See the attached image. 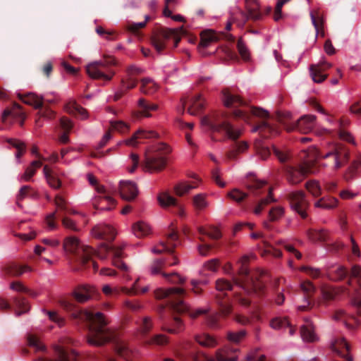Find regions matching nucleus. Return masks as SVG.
Instances as JSON below:
<instances>
[{
	"instance_id": "obj_22",
	"label": "nucleus",
	"mask_w": 361,
	"mask_h": 361,
	"mask_svg": "<svg viewBox=\"0 0 361 361\" xmlns=\"http://www.w3.org/2000/svg\"><path fill=\"white\" fill-rule=\"evenodd\" d=\"M167 243L161 242L159 245L154 247L152 252L156 254H161L164 252L173 254L178 240V233L172 229L166 235Z\"/></svg>"
},
{
	"instance_id": "obj_53",
	"label": "nucleus",
	"mask_w": 361,
	"mask_h": 361,
	"mask_svg": "<svg viewBox=\"0 0 361 361\" xmlns=\"http://www.w3.org/2000/svg\"><path fill=\"white\" fill-rule=\"evenodd\" d=\"M26 197H30L32 198H36L37 197V192L29 185L23 186L17 196V204L20 207L19 202L25 198Z\"/></svg>"
},
{
	"instance_id": "obj_43",
	"label": "nucleus",
	"mask_w": 361,
	"mask_h": 361,
	"mask_svg": "<svg viewBox=\"0 0 361 361\" xmlns=\"http://www.w3.org/2000/svg\"><path fill=\"white\" fill-rule=\"evenodd\" d=\"M197 187V183L196 182H181L174 186V191L176 195L181 197L189 193L191 190Z\"/></svg>"
},
{
	"instance_id": "obj_37",
	"label": "nucleus",
	"mask_w": 361,
	"mask_h": 361,
	"mask_svg": "<svg viewBox=\"0 0 361 361\" xmlns=\"http://www.w3.org/2000/svg\"><path fill=\"white\" fill-rule=\"evenodd\" d=\"M322 299L318 301V305L326 304L329 301L335 299L336 296L338 294V290L330 286L324 284L320 288Z\"/></svg>"
},
{
	"instance_id": "obj_26",
	"label": "nucleus",
	"mask_w": 361,
	"mask_h": 361,
	"mask_svg": "<svg viewBox=\"0 0 361 361\" xmlns=\"http://www.w3.org/2000/svg\"><path fill=\"white\" fill-rule=\"evenodd\" d=\"M331 67V64L326 61H323L318 64L311 65L310 71V75L314 82L320 83L324 81L327 78V75L324 74V72Z\"/></svg>"
},
{
	"instance_id": "obj_42",
	"label": "nucleus",
	"mask_w": 361,
	"mask_h": 361,
	"mask_svg": "<svg viewBox=\"0 0 361 361\" xmlns=\"http://www.w3.org/2000/svg\"><path fill=\"white\" fill-rule=\"evenodd\" d=\"M60 125L64 133L59 137V141L63 144H66L69 142L68 133L73 128V123L68 118L62 117L60 119Z\"/></svg>"
},
{
	"instance_id": "obj_39",
	"label": "nucleus",
	"mask_w": 361,
	"mask_h": 361,
	"mask_svg": "<svg viewBox=\"0 0 361 361\" xmlns=\"http://www.w3.org/2000/svg\"><path fill=\"white\" fill-rule=\"evenodd\" d=\"M338 200L333 197L326 196L320 198L314 203V207L324 209H331L335 208L338 204Z\"/></svg>"
},
{
	"instance_id": "obj_63",
	"label": "nucleus",
	"mask_w": 361,
	"mask_h": 361,
	"mask_svg": "<svg viewBox=\"0 0 361 361\" xmlns=\"http://www.w3.org/2000/svg\"><path fill=\"white\" fill-rule=\"evenodd\" d=\"M162 276L169 282L172 283H180L182 284L185 282V279L180 276L176 272H172L171 274L162 273Z\"/></svg>"
},
{
	"instance_id": "obj_60",
	"label": "nucleus",
	"mask_w": 361,
	"mask_h": 361,
	"mask_svg": "<svg viewBox=\"0 0 361 361\" xmlns=\"http://www.w3.org/2000/svg\"><path fill=\"white\" fill-rule=\"evenodd\" d=\"M166 264V260L164 259H155L152 265H151V273L152 274H161L162 275V269L165 267Z\"/></svg>"
},
{
	"instance_id": "obj_57",
	"label": "nucleus",
	"mask_w": 361,
	"mask_h": 361,
	"mask_svg": "<svg viewBox=\"0 0 361 361\" xmlns=\"http://www.w3.org/2000/svg\"><path fill=\"white\" fill-rule=\"evenodd\" d=\"M199 233L201 235H207L213 240H217L221 237V232L215 227H210L209 229L200 227L199 228Z\"/></svg>"
},
{
	"instance_id": "obj_28",
	"label": "nucleus",
	"mask_w": 361,
	"mask_h": 361,
	"mask_svg": "<svg viewBox=\"0 0 361 361\" xmlns=\"http://www.w3.org/2000/svg\"><path fill=\"white\" fill-rule=\"evenodd\" d=\"M120 193L123 199L131 201L137 197L138 190L135 183L130 180H123L120 182Z\"/></svg>"
},
{
	"instance_id": "obj_15",
	"label": "nucleus",
	"mask_w": 361,
	"mask_h": 361,
	"mask_svg": "<svg viewBox=\"0 0 361 361\" xmlns=\"http://www.w3.org/2000/svg\"><path fill=\"white\" fill-rule=\"evenodd\" d=\"M291 208L296 212L302 219L307 216V209L309 207V202L302 191L291 192L287 195Z\"/></svg>"
},
{
	"instance_id": "obj_13",
	"label": "nucleus",
	"mask_w": 361,
	"mask_h": 361,
	"mask_svg": "<svg viewBox=\"0 0 361 361\" xmlns=\"http://www.w3.org/2000/svg\"><path fill=\"white\" fill-rule=\"evenodd\" d=\"M326 277L334 281L343 280L347 276H350L348 284L351 285V280L356 279L357 285L361 288V267L355 264L351 267L349 272L344 267L337 266L331 269H329L326 273Z\"/></svg>"
},
{
	"instance_id": "obj_55",
	"label": "nucleus",
	"mask_w": 361,
	"mask_h": 361,
	"mask_svg": "<svg viewBox=\"0 0 361 361\" xmlns=\"http://www.w3.org/2000/svg\"><path fill=\"white\" fill-rule=\"evenodd\" d=\"M227 197L238 204H240L247 197V194L237 188H234L227 193Z\"/></svg>"
},
{
	"instance_id": "obj_59",
	"label": "nucleus",
	"mask_w": 361,
	"mask_h": 361,
	"mask_svg": "<svg viewBox=\"0 0 361 361\" xmlns=\"http://www.w3.org/2000/svg\"><path fill=\"white\" fill-rule=\"evenodd\" d=\"M27 343L30 347L35 348L36 352L44 351V345L39 341V338L32 334L27 336Z\"/></svg>"
},
{
	"instance_id": "obj_21",
	"label": "nucleus",
	"mask_w": 361,
	"mask_h": 361,
	"mask_svg": "<svg viewBox=\"0 0 361 361\" xmlns=\"http://www.w3.org/2000/svg\"><path fill=\"white\" fill-rule=\"evenodd\" d=\"M221 39H226L230 43H233L235 38L231 34L224 32L216 33L212 30H206L202 32L201 35L200 44L203 47H207L212 42L219 41Z\"/></svg>"
},
{
	"instance_id": "obj_58",
	"label": "nucleus",
	"mask_w": 361,
	"mask_h": 361,
	"mask_svg": "<svg viewBox=\"0 0 361 361\" xmlns=\"http://www.w3.org/2000/svg\"><path fill=\"white\" fill-rule=\"evenodd\" d=\"M306 189L315 197L322 194V189L319 183L316 180H309L305 183Z\"/></svg>"
},
{
	"instance_id": "obj_33",
	"label": "nucleus",
	"mask_w": 361,
	"mask_h": 361,
	"mask_svg": "<svg viewBox=\"0 0 361 361\" xmlns=\"http://www.w3.org/2000/svg\"><path fill=\"white\" fill-rule=\"evenodd\" d=\"M310 16L312 23L315 29L317 36L320 35L322 37H324V20L319 12V10L317 9L311 11Z\"/></svg>"
},
{
	"instance_id": "obj_18",
	"label": "nucleus",
	"mask_w": 361,
	"mask_h": 361,
	"mask_svg": "<svg viewBox=\"0 0 361 361\" xmlns=\"http://www.w3.org/2000/svg\"><path fill=\"white\" fill-rule=\"evenodd\" d=\"M56 210L54 212L49 214L45 217V223L50 230H54L57 228L56 219L58 216H62V213L66 214L68 208L66 206V200L59 195H57L54 200Z\"/></svg>"
},
{
	"instance_id": "obj_14",
	"label": "nucleus",
	"mask_w": 361,
	"mask_h": 361,
	"mask_svg": "<svg viewBox=\"0 0 361 361\" xmlns=\"http://www.w3.org/2000/svg\"><path fill=\"white\" fill-rule=\"evenodd\" d=\"M144 72L143 69L135 65H130L126 68V76L121 81V87L114 94V100L122 97L129 90L133 89L137 84V77Z\"/></svg>"
},
{
	"instance_id": "obj_29",
	"label": "nucleus",
	"mask_w": 361,
	"mask_h": 361,
	"mask_svg": "<svg viewBox=\"0 0 361 361\" xmlns=\"http://www.w3.org/2000/svg\"><path fill=\"white\" fill-rule=\"evenodd\" d=\"M238 348L225 347L216 352V358L205 357V361H236Z\"/></svg>"
},
{
	"instance_id": "obj_1",
	"label": "nucleus",
	"mask_w": 361,
	"mask_h": 361,
	"mask_svg": "<svg viewBox=\"0 0 361 361\" xmlns=\"http://www.w3.org/2000/svg\"><path fill=\"white\" fill-rule=\"evenodd\" d=\"M61 307L70 312L73 319L87 322L88 334L87 343L94 346H102L109 342L115 343V350L118 355L126 361L137 359L139 353L128 343L117 341L116 333L106 327L109 320L101 312L94 313L87 310H81L72 301L63 299L60 301Z\"/></svg>"
},
{
	"instance_id": "obj_24",
	"label": "nucleus",
	"mask_w": 361,
	"mask_h": 361,
	"mask_svg": "<svg viewBox=\"0 0 361 361\" xmlns=\"http://www.w3.org/2000/svg\"><path fill=\"white\" fill-rule=\"evenodd\" d=\"M157 199L159 204L162 207L166 208L171 206L173 207L175 209L173 211L174 213L177 214L180 217H183L185 216L183 207L180 204H178L176 199L168 192H164L160 193Z\"/></svg>"
},
{
	"instance_id": "obj_17",
	"label": "nucleus",
	"mask_w": 361,
	"mask_h": 361,
	"mask_svg": "<svg viewBox=\"0 0 361 361\" xmlns=\"http://www.w3.org/2000/svg\"><path fill=\"white\" fill-rule=\"evenodd\" d=\"M300 288L304 295L302 298L304 304L299 305L298 310L299 311H308L311 310L315 304L313 296L317 288L313 283L308 280L304 281L300 283Z\"/></svg>"
},
{
	"instance_id": "obj_5",
	"label": "nucleus",
	"mask_w": 361,
	"mask_h": 361,
	"mask_svg": "<svg viewBox=\"0 0 361 361\" xmlns=\"http://www.w3.org/2000/svg\"><path fill=\"white\" fill-rule=\"evenodd\" d=\"M154 295L157 299H166L165 303L161 305V310L167 307L171 311L177 313L188 314L192 318H196L207 312L206 310L202 309H198L195 312L192 311L190 307L183 302V298L186 295V291L182 288L157 289L154 292Z\"/></svg>"
},
{
	"instance_id": "obj_10",
	"label": "nucleus",
	"mask_w": 361,
	"mask_h": 361,
	"mask_svg": "<svg viewBox=\"0 0 361 361\" xmlns=\"http://www.w3.org/2000/svg\"><path fill=\"white\" fill-rule=\"evenodd\" d=\"M291 114L289 112L279 113L278 121L282 123L287 131L298 130L301 133L311 132L315 126L316 116L314 115H305L295 122H290Z\"/></svg>"
},
{
	"instance_id": "obj_45",
	"label": "nucleus",
	"mask_w": 361,
	"mask_h": 361,
	"mask_svg": "<svg viewBox=\"0 0 361 361\" xmlns=\"http://www.w3.org/2000/svg\"><path fill=\"white\" fill-rule=\"evenodd\" d=\"M195 339L199 345L205 348L214 347L217 343L216 339L207 334L196 335Z\"/></svg>"
},
{
	"instance_id": "obj_35",
	"label": "nucleus",
	"mask_w": 361,
	"mask_h": 361,
	"mask_svg": "<svg viewBox=\"0 0 361 361\" xmlns=\"http://www.w3.org/2000/svg\"><path fill=\"white\" fill-rule=\"evenodd\" d=\"M138 111L137 114L143 117H150V111H157L159 106L157 104L151 103L144 98H140L137 102Z\"/></svg>"
},
{
	"instance_id": "obj_4",
	"label": "nucleus",
	"mask_w": 361,
	"mask_h": 361,
	"mask_svg": "<svg viewBox=\"0 0 361 361\" xmlns=\"http://www.w3.org/2000/svg\"><path fill=\"white\" fill-rule=\"evenodd\" d=\"M249 262L247 256L241 258V264L238 271L239 276L234 277V283L240 289L235 291L234 299L240 305L247 307L250 305V296L256 294L258 296H263L266 292L264 274L260 271H250L247 264Z\"/></svg>"
},
{
	"instance_id": "obj_6",
	"label": "nucleus",
	"mask_w": 361,
	"mask_h": 361,
	"mask_svg": "<svg viewBox=\"0 0 361 361\" xmlns=\"http://www.w3.org/2000/svg\"><path fill=\"white\" fill-rule=\"evenodd\" d=\"M222 97L226 107L236 109L233 111V116L235 118L250 123L252 117L266 118L269 116L267 111L261 108L247 106L245 101L238 95L232 94L228 90L222 91Z\"/></svg>"
},
{
	"instance_id": "obj_23",
	"label": "nucleus",
	"mask_w": 361,
	"mask_h": 361,
	"mask_svg": "<svg viewBox=\"0 0 361 361\" xmlns=\"http://www.w3.org/2000/svg\"><path fill=\"white\" fill-rule=\"evenodd\" d=\"M331 348L342 359L336 361H352L349 355L350 346L344 338H335L331 343Z\"/></svg>"
},
{
	"instance_id": "obj_20",
	"label": "nucleus",
	"mask_w": 361,
	"mask_h": 361,
	"mask_svg": "<svg viewBox=\"0 0 361 361\" xmlns=\"http://www.w3.org/2000/svg\"><path fill=\"white\" fill-rule=\"evenodd\" d=\"M91 233L97 239L109 242L113 241L116 235V232L112 226L104 224H97L94 226Z\"/></svg>"
},
{
	"instance_id": "obj_46",
	"label": "nucleus",
	"mask_w": 361,
	"mask_h": 361,
	"mask_svg": "<svg viewBox=\"0 0 361 361\" xmlns=\"http://www.w3.org/2000/svg\"><path fill=\"white\" fill-rule=\"evenodd\" d=\"M157 90V85L149 78L141 80L140 91L145 94H152Z\"/></svg>"
},
{
	"instance_id": "obj_48",
	"label": "nucleus",
	"mask_w": 361,
	"mask_h": 361,
	"mask_svg": "<svg viewBox=\"0 0 361 361\" xmlns=\"http://www.w3.org/2000/svg\"><path fill=\"white\" fill-rule=\"evenodd\" d=\"M13 303L17 310L15 314L17 317L20 316L22 314L28 312L29 305L26 300L23 297H16L13 300Z\"/></svg>"
},
{
	"instance_id": "obj_8",
	"label": "nucleus",
	"mask_w": 361,
	"mask_h": 361,
	"mask_svg": "<svg viewBox=\"0 0 361 361\" xmlns=\"http://www.w3.org/2000/svg\"><path fill=\"white\" fill-rule=\"evenodd\" d=\"M349 150L344 145L338 144L329 145L326 149L316 152L317 159H331V166L338 169L345 164L349 159Z\"/></svg>"
},
{
	"instance_id": "obj_64",
	"label": "nucleus",
	"mask_w": 361,
	"mask_h": 361,
	"mask_svg": "<svg viewBox=\"0 0 361 361\" xmlns=\"http://www.w3.org/2000/svg\"><path fill=\"white\" fill-rule=\"evenodd\" d=\"M246 361H266V357L256 349L247 355Z\"/></svg>"
},
{
	"instance_id": "obj_49",
	"label": "nucleus",
	"mask_w": 361,
	"mask_h": 361,
	"mask_svg": "<svg viewBox=\"0 0 361 361\" xmlns=\"http://www.w3.org/2000/svg\"><path fill=\"white\" fill-rule=\"evenodd\" d=\"M224 296L225 294H218L216 296V300L219 306L221 313L226 317L231 312L232 305L229 302L223 300Z\"/></svg>"
},
{
	"instance_id": "obj_41",
	"label": "nucleus",
	"mask_w": 361,
	"mask_h": 361,
	"mask_svg": "<svg viewBox=\"0 0 361 361\" xmlns=\"http://www.w3.org/2000/svg\"><path fill=\"white\" fill-rule=\"evenodd\" d=\"M43 172L48 184L54 189H59L61 185V180L53 173L52 170L47 166H44Z\"/></svg>"
},
{
	"instance_id": "obj_12",
	"label": "nucleus",
	"mask_w": 361,
	"mask_h": 361,
	"mask_svg": "<svg viewBox=\"0 0 361 361\" xmlns=\"http://www.w3.org/2000/svg\"><path fill=\"white\" fill-rule=\"evenodd\" d=\"M285 170L286 180L292 185L298 184L308 174L315 173L317 171L315 163L310 161H305L298 166H287Z\"/></svg>"
},
{
	"instance_id": "obj_44",
	"label": "nucleus",
	"mask_w": 361,
	"mask_h": 361,
	"mask_svg": "<svg viewBox=\"0 0 361 361\" xmlns=\"http://www.w3.org/2000/svg\"><path fill=\"white\" fill-rule=\"evenodd\" d=\"M196 350V345L194 343L190 341L184 342L180 347V352L178 353V356L183 359L185 355L195 357V353Z\"/></svg>"
},
{
	"instance_id": "obj_3",
	"label": "nucleus",
	"mask_w": 361,
	"mask_h": 361,
	"mask_svg": "<svg viewBox=\"0 0 361 361\" xmlns=\"http://www.w3.org/2000/svg\"><path fill=\"white\" fill-rule=\"evenodd\" d=\"M231 116L224 112H214L205 116L202 118V124L207 127L213 134L216 133L222 136L219 140L212 135L215 141H224L231 140L233 142L231 148L226 152V158L235 160L238 154L245 152L248 149V144L245 141L238 142L242 135L243 130L232 123Z\"/></svg>"
},
{
	"instance_id": "obj_30",
	"label": "nucleus",
	"mask_w": 361,
	"mask_h": 361,
	"mask_svg": "<svg viewBox=\"0 0 361 361\" xmlns=\"http://www.w3.org/2000/svg\"><path fill=\"white\" fill-rule=\"evenodd\" d=\"M95 290L93 287L87 285L78 286L73 292L74 298L78 302H85L90 300L94 293Z\"/></svg>"
},
{
	"instance_id": "obj_51",
	"label": "nucleus",
	"mask_w": 361,
	"mask_h": 361,
	"mask_svg": "<svg viewBox=\"0 0 361 361\" xmlns=\"http://www.w3.org/2000/svg\"><path fill=\"white\" fill-rule=\"evenodd\" d=\"M264 190L267 191V196L264 198H262L257 204V205L255 207L254 213L255 214H259L264 206L274 201V199L273 198L271 194V188L269 187L266 188Z\"/></svg>"
},
{
	"instance_id": "obj_50",
	"label": "nucleus",
	"mask_w": 361,
	"mask_h": 361,
	"mask_svg": "<svg viewBox=\"0 0 361 361\" xmlns=\"http://www.w3.org/2000/svg\"><path fill=\"white\" fill-rule=\"evenodd\" d=\"M133 231L137 237L140 238L149 234L150 232V228L146 223L143 221H138L133 226Z\"/></svg>"
},
{
	"instance_id": "obj_31",
	"label": "nucleus",
	"mask_w": 361,
	"mask_h": 361,
	"mask_svg": "<svg viewBox=\"0 0 361 361\" xmlns=\"http://www.w3.org/2000/svg\"><path fill=\"white\" fill-rule=\"evenodd\" d=\"M252 131L259 132L261 136L263 137H268L279 133L278 128L269 123L267 121H260L259 123L255 126Z\"/></svg>"
},
{
	"instance_id": "obj_54",
	"label": "nucleus",
	"mask_w": 361,
	"mask_h": 361,
	"mask_svg": "<svg viewBox=\"0 0 361 361\" xmlns=\"http://www.w3.org/2000/svg\"><path fill=\"white\" fill-rule=\"evenodd\" d=\"M360 167H361V155H359L348 167V171L345 175V180L349 181L350 180L353 179Z\"/></svg>"
},
{
	"instance_id": "obj_7",
	"label": "nucleus",
	"mask_w": 361,
	"mask_h": 361,
	"mask_svg": "<svg viewBox=\"0 0 361 361\" xmlns=\"http://www.w3.org/2000/svg\"><path fill=\"white\" fill-rule=\"evenodd\" d=\"M171 152L169 145L160 142L146 152L143 166L145 170L152 171H160L166 166V155Z\"/></svg>"
},
{
	"instance_id": "obj_19",
	"label": "nucleus",
	"mask_w": 361,
	"mask_h": 361,
	"mask_svg": "<svg viewBox=\"0 0 361 361\" xmlns=\"http://www.w3.org/2000/svg\"><path fill=\"white\" fill-rule=\"evenodd\" d=\"M181 103L183 112L187 107L188 112L192 116L198 114L204 106V99L200 94L183 98L181 99Z\"/></svg>"
},
{
	"instance_id": "obj_40",
	"label": "nucleus",
	"mask_w": 361,
	"mask_h": 361,
	"mask_svg": "<svg viewBox=\"0 0 361 361\" xmlns=\"http://www.w3.org/2000/svg\"><path fill=\"white\" fill-rule=\"evenodd\" d=\"M66 109L68 113L74 115H78L81 119L87 118V111L85 109L78 104L75 102H70L66 105Z\"/></svg>"
},
{
	"instance_id": "obj_11",
	"label": "nucleus",
	"mask_w": 361,
	"mask_h": 361,
	"mask_svg": "<svg viewBox=\"0 0 361 361\" xmlns=\"http://www.w3.org/2000/svg\"><path fill=\"white\" fill-rule=\"evenodd\" d=\"M184 33L183 27L178 29L161 27L151 37V42L158 53H161L166 47L169 39H173V47H176L180 41V35Z\"/></svg>"
},
{
	"instance_id": "obj_52",
	"label": "nucleus",
	"mask_w": 361,
	"mask_h": 361,
	"mask_svg": "<svg viewBox=\"0 0 361 361\" xmlns=\"http://www.w3.org/2000/svg\"><path fill=\"white\" fill-rule=\"evenodd\" d=\"M307 235L313 241L323 242L328 240V233L325 230L310 229Z\"/></svg>"
},
{
	"instance_id": "obj_9",
	"label": "nucleus",
	"mask_w": 361,
	"mask_h": 361,
	"mask_svg": "<svg viewBox=\"0 0 361 361\" xmlns=\"http://www.w3.org/2000/svg\"><path fill=\"white\" fill-rule=\"evenodd\" d=\"M116 64V61L111 56H104V59L94 61L86 66L87 73L90 77L96 80L110 81L115 71L111 66Z\"/></svg>"
},
{
	"instance_id": "obj_2",
	"label": "nucleus",
	"mask_w": 361,
	"mask_h": 361,
	"mask_svg": "<svg viewBox=\"0 0 361 361\" xmlns=\"http://www.w3.org/2000/svg\"><path fill=\"white\" fill-rule=\"evenodd\" d=\"M63 249L69 254V262L75 271L87 269L90 264L92 265L94 270L97 271L98 266L92 260V257L97 255L101 259H105L109 254L112 256L114 266L122 270L127 269L126 265L121 260L123 257L122 246H112L102 243L99 249L95 250L92 247L81 244L78 238L71 236L65 239Z\"/></svg>"
},
{
	"instance_id": "obj_36",
	"label": "nucleus",
	"mask_w": 361,
	"mask_h": 361,
	"mask_svg": "<svg viewBox=\"0 0 361 361\" xmlns=\"http://www.w3.org/2000/svg\"><path fill=\"white\" fill-rule=\"evenodd\" d=\"M159 137V134L154 130H138L135 132L133 136L126 140V143L128 145H135L137 144V140L143 138V139H149V138H157Z\"/></svg>"
},
{
	"instance_id": "obj_38",
	"label": "nucleus",
	"mask_w": 361,
	"mask_h": 361,
	"mask_svg": "<svg viewBox=\"0 0 361 361\" xmlns=\"http://www.w3.org/2000/svg\"><path fill=\"white\" fill-rule=\"evenodd\" d=\"M93 204L96 209L110 210L115 206L116 201L111 197L104 195L96 197Z\"/></svg>"
},
{
	"instance_id": "obj_62",
	"label": "nucleus",
	"mask_w": 361,
	"mask_h": 361,
	"mask_svg": "<svg viewBox=\"0 0 361 361\" xmlns=\"http://www.w3.org/2000/svg\"><path fill=\"white\" fill-rule=\"evenodd\" d=\"M283 208L279 206L272 207L269 212L270 221L279 220L283 215Z\"/></svg>"
},
{
	"instance_id": "obj_34",
	"label": "nucleus",
	"mask_w": 361,
	"mask_h": 361,
	"mask_svg": "<svg viewBox=\"0 0 361 361\" xmlns=\"http://www.w3.org/2000/svg\"><path fill=\"white\" fill-rule=\"evenodd\" d=\"M300 335L302 340L307 342H314L317 340L314 326L310 319H305V324L301 326Z\"/></svg>"
},
{
	"instance_id": "obj_32",
	"label": "nucleus",
	"mask_w": 361,
	"mask_h": 361,
	"mask_svg": "<svg viewBox=\"0 0 361 361\" xmlns=\"http://www.w3.org/2000/svg\"><path fill=\"white\" fill-rule=\"evenodd\" d=\"M18 98L25 104L38 109L43 106V97L35 93L29 92L25 94H18Z\"/></svg>"
},
{
	"instance_id": "obj_47",
	"label": "nucleus",
	"mask_w": 361,
	"mask_h": 361,
	"mask_svg": "<svg viewBox=\"0 0 361 361\" xmlns=\"http://www.w3.org/2000/svg\"><path fill=\"white\" fill-rule=\"evenodd\" d=\"M42 166V162L39 160L32 161L30 165L26 168L25 171L22 175L21 178L25 181L30 180L32 176L35 174L37 169L40 168Z\"/></svg>"
},
{
	"instance_id": "obj_61",
	"label": "nucleus",
	"mask_w": 361,
	"mask_h": 361,
	"mask_svg": "<svg viewBox=\"0 0 361 361\" xmlns=\"http://www.w3.org/2000/svg\"><path fill=\"white\" fill-rule=\"evenodd\" d=\"M11 288L18 292L25 293L32 296V298H35L37 295V294L35 291L27 288L22 283L18 281L11 283Z\"/></svg>"
},
{
	"instance_id": "obj_27",
	"label": "nucleus",
	"mask_w": 361,
	"mask_h": 361,
	"mask_svg": "<svg viewBox=\"0 0 361 361\" xmlns=\"http://www.w3.org/2000/svg\"><path fill=\"white\" fill-rule=\"evenodd\" d=\"M11 116L13 119L19 122L20 126L24 124V121L26 118L25 113L22 111V107L18 104L14 102L11 109H6L2 114V122L6 123L8 117Z\"/></svg>"
},
{
	"instance_id": "obj_16",
	"label": "nucleus",
	"mask_w": 361,
	"mask_h": 361,
	"mask_svg": "<svg viewBox=\"0 0 361 361\" xmlns=\"http://www.w3.org/2000/svg\"><path fill=\"white\" fill-rule=\"evenodd\" d=\"M246 11H240L243 22L239 25L243 26L250 20L259 21L263 18V12L257 0H245Z\"/></svg>"
},
{
	"instance_id": "obj_56",
	"label": "nucleus",
	"mask_w": 361,
	"mask_h": 361,
	"mask_svg": "<svg viewBox=\"0 0 361 361\" xmlns=\"http://www.w3.org/2000/svg\"><path fill=\"white\" fill-rule=\"evenodd\" d=\"M193 205L197 210H202L207 207L208 202L204 194H197L193 197Z\"/></svg>"
},
{
	"instance_id": "obj_25",
	"label": "nucleus",
	"mask_w": 361,
	"mask_h": 361,
	"mask_svg": "<svg viewBox=\"0 0 361 361\" xmlns=\"http://www.w3.org/2000/svg\"><path fill=\"white\" fill-rule=\"evenodd\" d=\"M56 360H47L39 357L35 361H77L78 355L75 350L65 349L61 346H56L54 349Z\"/></svg>"
}]
</instances>
